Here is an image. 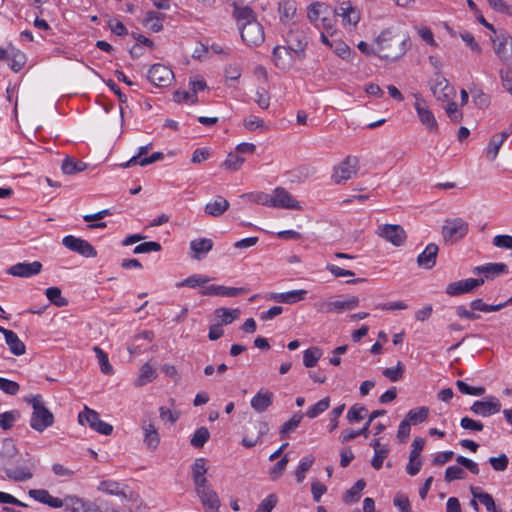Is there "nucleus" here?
<instances>
[{"mask_svg":"<svg viewBox=\"0 0 512 512\" xmlns=\"http://www.w3.org/2000/svg\"><path fill=\"white\" fill-rule=\"evenodd\" d=\"M27 458L23 460V465L17 466L16 468H7L5 469L6 476L13 481L22 482L29 480L33 477L32 469L35 467V461L30 456V454H26Z\"/></svg>","mask_w":512,"mask_h":512,"instance_id":"4468645a","label":"nucleus"},{"mask_svg":"<svg viewBox=\"0 0 512 512\" xmlns=\"http://www.w3.org/2000/svg\"><path fill=\"white\" fill-rule=\"evenodd\" d=\"M273 402V393L266 390L263 391L261 389L252 399H251V407L258 413L265 412Z\"/></svg>","mask_w":512,"mask_h":512,"instance_id":"cd10ccee","label":"nucleus"},{"mask_svg":"<svg viewBox=\"0 0 512 512\" xmlns=\"http://www.w3.org/2000/svg\"><path fill=\"white\" fill-rule=\"evenodd\" d=\"M213 248V241L208 238H199L190 242V249L194 253L193 258L200 260L202 255L207 254Z\"/></svg>","mask_w":512,"mask_h":512,"instance_id":"473e14b6","label":"nucleus"},{"mask_svg":"<svg viewBox=\"0 0 512 512\" xmlns=\"http://www.w3.org/2000/svg\"><path fill=\"white\" fill-rule=\"evenodd\" d=\"M41 269L42 264L39 261H34L31 263L22 262L11 266L7 270V273L16 277L28 278L39 274Z\"/></svg>","mask_w":512,"mask_h":512,"instance_id":"aec40b11","label":"nucleus"},{"mask_svg":"<svg viewBox=\"0 0 512 512\" xmlns=\"http://www.w3.org/2000/svg\"><path fill=\"white\" fill-rule=\"evenodd\" d=\"M470 410L476 415L489 417L501 410V403L496 397L490 396L485 400L475 401L470 407Z\"/></svg>","mask_w":512,"mask_h":512,"instance_id":"dca6fc26","label":"nucleus"},{"mask_svg":"<svg viewBox=\"0 0 512 512\" xmlns=\"http://www.w3.org/2000/svg\"><path fill=\"white\" fill-rule=\"evenodd\" d=\"M254 100L261 109H268L270 106L269 92L263 87L257 88Z\"/></svg>","mask_w":512,"mask_h":512,"instance_id":"69168bd1","label":"nucleus"},{"mask_svg":"<svg viewBox=\"0 0 512 512\" xmlns=\"http://www.w3.org/2000/svg\"><path fill=\"white\" fill-rule=\"evenodd\" d=\"M196 491L203 503V505L211 510H218L220 506L219 498L214 490H212L207 484L204 486L196 487Z\"/></svg>","mask_w":512,"mask_h":512,"instance_id":"a878e982","label":"nucleus"},{"mask_svg":"<svg viewBox=\"0 0 512 512\" xmlns=\"http://www.w3.org/2000/svg\"><path fill=\"white\" fill-rule=\"evenodd\" d=\"M5 342L15 356H21L26 351L25 344L14 331L6 334Z\"/></svg>","mask_w":512,"mask_h":512,"instance_id":"4c0bfd02","label":"nucleus"},{"mask_svg":"<svg viewBox=\"0 0 512 512\" xmlns=\"http://www.w3.org/2000/svg\"><path fill=\"white\" fill-rule=\"evenodd\" d=\"M9 66L14 72H19L25 65L26 57L20 50L12 48L9 54Z\"/></svg>","mask_w":512,"mask_h":512,"instance_id":"79ce46f5","label":"nucleus"},{"mask_svg":"<svg viewBox=\"0 0 512 512\" xmlns=\"http://www.w3.org/2000/svg\"><path fill=\"white\" fill-rule=\"evenodd\" d=\"M366 482L364 479H359L343 496L345 503H355L361 497V492L365 488Z\"/></svg>","mask_w":512,"mask_h":512,"instance_id":"ea45409f","label":"nucleus"},{"mask_svg":"<svg viewBox=\"0 0 512 512\" xmlns=\"http://www.w3.org/2000/svg\"><path fill=\"white\" fill-rule=\"evenodd\" d=\"M456 386L462 394L466 395L482 396L486 392V389L484 387H472L462 380H457Z\"/></svg>","mask_w":512,"mask_h":512,"instance_id":"e2e57ef3","label":"nucleus"},{"mask_svg":"<svg viewBox=\"0 0 512 512\" xmlns=\"http://www.w3.org/2000/svg\"><path fill=\"white\" fill-rule=\"evenodd\" d=\"M209 280L210 279L207 276L201 274H194L184 279L183 281L178 282L176 286L195 288L198 286H204L206 283L209 282Z\"/></svg>","mask_w":512,"mask_h":512,"instance_id":"de8ad7c7","label":"nucleus"},{"mask_svg":"<svg viewBox=\"0 0 512 512\" xmlns=\"http://www.w3.org/2000/svg\"><path fill=\"white\" fill-rule=\"evenodd\" d=\"M484 283V278H468L452 282L447 285L446 293L450 296H459L471 292Z\"/></svg>","mask_w":512,"mask_h":512,"instance_id":"f3484780","label":"nucleus"},{"mask_svg":"<svg viewBox=\"0 0 512 512\" xmlns=\"http://www.w3.org/2000/svg\"><path fill=\"white\" fill-rule=\"evenodd\" d=\"M25 401L31 405L33 411L30 417V426L37 432H43L46 428L54 424L53 413L45 406L40 394H36Z\"/></svg>","mask_w":512,"mask_h":512,"instance_id":"7ed1b4c3","label":"nucleus"},{"mask_svg":"<svg viewBox=\"0 0 512 512\" xmlns=\"http://www.w3.org/2000/svg\"><path fill=\"white\" fill-rule=\"evenodd\" d=\"M18 455L19 451L14 440L11 438L4 439L0 449V467L18 463Z\"/></svg>","mask_w":512,"mask_h":512,"instance_id":"412c9836","label":"nucleus"},{"mask_svg":"<svg viewBox=\"0 0 512 512\" xmlns=\"http://www.w3.org/2000/svg\"><path fill=\"white\" fill-rule=\"evenodd\" d=\"M405 367L401 361L397 362L396 367H389L383 370L382 374L392 382L402 379Z\"/></svg>","mask_w":512,"mask_h":512,"instance_id":"13d9d810","label":"nucleus"},{"mask_svg":"<svg viewBox=\"0 0 512 512\" xmlns=\"http://www.w3.org/2000/svg\"><path fill=\"white\" fill-rule=\"evenodd\" d=\"M428 415L429 408L426 406H421L415 409H411L407 413L406 420L409 421L411 425H417L426 421Z\"/></svg>","mask_w":512,"mask_h":512,"instance_id":"a19ab883","label":"nucleus"},{"mask_svg":"<svg viewBox=\"0 0 512 512\" xmlns=\"http://www.w3.org/2000/svg\"><path fill=\"white\" fill-rule=\"evenodd\" d=\"M386 414V410H375L373 411L370 415H369V419L368 421L366 422V424L361 428L359 429V431H353L352 429H346V430H343L341 432V435H340V441L342 443H345V442H348L350 440H353L355 439L356 437L358 436H364V437H368V429H369V426L371 424V422L380 417V416H383Z\"/></svg>","mask_w":512,"mask_h":512,"instance_id":"5701e85b","label":"nucleus"},{"mask_svg":"<svg viewBox=\"0 0 512 512\" xmlns=\"http://www.w3.org/2000/svg\"><path fill=\"white\" fill-rule=\"evenodd\" d=\"M163 14L156 11H149L144 19V24L148 26L153 32H159L162 30Z\"/></svg>","mask_w":512,"mask_h":512,"instance_id":"c03bdc74","label":"nucleus"},{"mask_svg":"<svg viewBox=\"0 0 512 512\" xmlns=\"http://www.w3.org/2000/svg\"><path fill=\"white\" fill-rule=\"evenodd\" d=\"M329 406H330V398L325 397V398L321 399L320 401H318L316 404L309 407L305 413V416H307L308 418H311V419L316 418L320 414H322L324 411H326L329 408Z\"/></svg>","mask_w":512,"mask_h":512,"instance_id":"09e8293b","label":"nucleus"},{"mask_svg":"<svg viewBox=\"0 0 512 512\" xmlns=\"http://www.w3.org/2000/svg\"><path fill=\"white\" fill-rule=\"evenodd\" d=\"M229 208V202L222 196H217L213 202L206 204L204 211L206 214L219 217Z\"/></svg>","mask_w":512,"mask_h":512,"instance_id":"f704fd0d","label":"nucleus"},{"mask_svg":"<svg viewBox=\"0 0 512 512\" xmlns=\"http://www.w3.org/2000/svg\"><path fill=\"white\" fill-rule=\"evenodd\" d=\"M493 41L496 55L503 61L512 57V37L506 32H500Z\"/></svg>","mask_w":512,"mask_h":512,"instance_id":"6ab92c4d","label":"nucleus"},{"mask_svg":"<svg viewBox=\"0 0 512 512\" xmlns=\"http://www.w3.org/2000/svg\"><path fill=\"white\" fill-rule=\"evenodd\" d=\"M207 460L205 458H197L192 465V477L195 487L207 484L205 474L207 472Z\"/></svg>","mask_w":512,"mask_h":512,"instance_id":"2f4dec72","label":"nucleus"},{"mask_svg":"<svg viewBox=\"0 0 512 512\" xmlns=\"http://www.w3.org/2000/svg\"><path fill=\"white\" fill-rule=\"evenodd\" d=\"M322 356V351L319 347H310L303 353V364L306 368H312L316 366L318 360Z\"/></svg>","mask_w":512,"mask_h":512,"instance_id":"37998d69","label":"nucleus"},{"mask_svg":"<svg viewBox=\"0 0 512 512\" xmlns=\"http://www.w3.org/2000/svg\"><path fill=\"white\" fill-rule=\"evenodd\" d=\"M45 294L49 301L57 307H64L68 305V300L62 296V292L58 287L47 288Z\"/></svg>","mask_w":512,"mask_h":512,"instance_id":"49530a36","label":"nucleus"},{"mask_svg":"<svg viewBox=\"0 0 512 512\" xmlns=\"http://www.w3.org/2000/svg\"><path fill=\"white\" fill-rule=\"evenodd\" d=\"M86 167V163L68 156L63 160L61 166L63 173L67 175H72L77 172L84 171Z\"/></svg>","mask_w":512,"mask_h":512,"instance_id":"58836bf2","label":"nucleus"},{"mask_svg":"<svg viewBox=\"0 0 512 512\" xmlns=\"http://www.w3.org/2000/svg\"><path fill=\"white\" fill-rule=\"evenodd\" d=\"M209 438V430L206 427H200L193 434L190 444L195 448H202Z\"/></svg>","mask_w":512,"mask_h":512,"instance_id":"603ef678","label":"nucleus"},{"mask_svg":"<svg viewBox=\"0 0 512 512\" xmlns=\"http://www.w3.org/2000/svg\"><path fill=\"white\" fill-rule=\"evenodd\" d=\"M269 431L267 422L254 421L249 422V427L246 428L245 435L242 439V444L246 448L254 447L258 442H261L263 436Z\"/></svg>","mask_w":512,"mask_h":512,"instance_id":"9d476101","label":"nucleus"},{"mask_svg":"<svg viewBox=\"0 0 512 512\" xmlns=\"http://www.w3.org/2000/svg\"><path fill=\"white\" fill-rule=\"evenodd\" d=\"M233 16L237 20L238 26L246 25L256 20L254 11L248 6H240L237 2L233 3Z\"/></svg>","mask_w":512,"mask_h":512,"instance_id":"7c9ffc66","label":"nucleus"},{"mask_svg":"<svg viewBox=\"0 0 512 512\" xmlns=\"http://www.w3.org/2000/svg\"><path fill=\"white\" fill-rule=\"evenodd\" d=\"M512 134L511 131H503L492 136L487 148L486 157L490 161H494L499 153V150L507 138Z\"/></svg>","mask_w":512,"mask_h":512,"instance_id":"bb28decb","label":"nucleus"},{"mask_svg":"<svg viewBox=\"0 0 512 512\" xmlns=\"http://www.w3.org/2000/svg\"><path fill=\"white\" fill-rule=\"evenodd\" d=\"M271 207L302 210L300 203L283 187H277L271 194Z\"/></svg>","mask_w":512,"mask_h":512,"instance_id":"9b49d317","label":"nucleus"},{"mask_svg":"<svg viewBox=\"0 0 512 512\" xmlns=\"http://www.w3.org/2000/svg\"><path fill=\"white\" fill-rule=\"evenodd\" d=\"M285 41L289 51L294 52L300 59L305 57L308 41L306 32L303 29L298 27L291 28L286 34Z\"/></svg>","mask_w":512,"mask_h":512,"instance_id":"0eeeda50","label":"nucleus"},{"mask_svg":"<svg viewBox=\"0 0 512 512\" xmlns=\"http://www.w3.org/2000/svg\"><path fill=\"white\" fill-rule=\"evenodd\" d=\"M296 3L293 0H282L279 3V13L281 20H290L296 13Z\"/></svg>","mask_w":512,"mask_h":512,"instance_id":"864d4df0","label":"nucleus"},{"mask_svg":"<svg viewBox=\"0 0 512 512\" xmlns=\"http://www.w3.org/2000/svg\"><path fill=\"white\" fill-rule=\"evenodd\" d=\"M242 198H246L247 200L261 204L263 206L271 207V194L265 192H256V193H247L241 195Z\"/></svg>","mask_w":512,"mask_h":512,"instance_id":"bf43d9fd","label":"nucleus"},{"mask_svg":"<svg viewBox=\"0 0 512 512\" xmlns=\"http://www.w3.org/2000/svg\"><path fill=\"white\" fill-rule=\"evenodd\" d=\"M417 101L415 103V110L418 114V117L421 121V123L426 126V128L430 132H437L438 131V123L435 119L434 114L426 107L422 105L421 102H423L422 99L416 97Z\"/></svg>","mask_w":512,"mask_h":512,"instance_id":"b1692460","label":"nucleus"},{"mask_svg":"<svg viewBox=\"0 0 512 512\" xmlns=\"http://www.w3.org/2000/svg\"><path fill=\"white\" fill-rule=\"evenodd\" d=\"M469 230V224L462 218L447 219L442 227L445 242L456 243L463 239Z\"/></svg>","mask_w":512,"mask_h":512,"instance_id":"20e7f679","label":"nucleus"},{"mask_svg":"<svg viewBox=\"0 0 512 512\" xmlns=\"http://www.w3.org/2000/svg\"><path fill=\"white\" fill-rule=\"evenodd\" d=\"M155 377L154 369L148 363H145L140 369V375L135 384L136 386H144L153 381Z\"/></svg>","mask_w":512,"mask_h":512,"instance_id":"5fc2aeb1","label":"nucleus"},{"mask_svg":"<svg viewBox=\"0 0 512 512\" xmlns=\"http://www.w3.org/2000/svg\"><path fill=\"white\" fill-rule=\"evenodd\" d=\"M471 494L474 498L478 499L479 503L483 504L488 512H497L496 505L493 497L484 492L480 487L471 486Z\"/></svg>","mask_w":512,"mask_h":512,"instance_id":"e433bc0d","label":"nucleus"},{"mask_svg":"<svg viewBox=\"0 0 512 512\" xmlns=\"http://www.w3.org/2000/svg\"><path fill=\"white\" fill-rule=\"evenodd\" d=\"M336 11L337 14L342 16L343 20L349 24L356 25L360 20L359 11L354 8L349 1L343 2Z\"/></svg>","mask_w":512,"mask_h":512,"instance_id":"c9c22d12","label":"nucleus"},{"mask_svg":"<svg viewBox=\"0 0 512 512\" xmlns=\"http://www.w3.org/2000/svg\"><path fill=\"white\" fill-rule=\"evenodd\" d=\"M377 234L395 246H401L406 240V232L402 226L383 224L378 227Z\"/></svg>","mask_w":512,"mask_h":512,"instance_id":"ddd939ff","label":"nucleus"},{"mask_svg":"<svg viewBox=\"0 0 512 512\" xmlns=\"http://www.w3.org/2000/svg\"><path fill=\"white\" fill-rule=\"evenodd\" d=\"M324 10H327V8L318 2L313 3L308 7V18L317 27H320L318 22L321 21L320 15L324 13Z\"/></svg>","mask_w":512,"mask_h":512,"instance_id":"680f3d73","label":"nucleus"},{"mask_svg":"<svg viewBox=\"0 0 512 512\" xmlns=\"http://www.w3.org/2000/svg\"><path fill=\"white\" fill-rule=\"evenodd\" d=\"M368 412L367 408L362 404H354L348 411L346 418L349 423H357L364 419Z\"/></svg>","mask_w":512,"mask_h":512,"instance_id":"3c124183","label":"nucleus"},{"mask_svg":"<svg viewBox=\"0 0 512 512\" xmlns=\"http://www.w3.org/2000/svg\"><path fill=\"white\" fill-rule=\"evenodd\" d=\"M508 267L504 263H488L474 268V274H484L486 279H493L496 275L507 273Z\"/></svg>","mask_w":512,"mask_h":512,"instance_id":"c85d7f7f","label":"nucleus"},{"mask_svg":"<svg viewBox=\"0 0 512 512\" xmlns=\"http://www.w3.org/2000/svg\"><path fill=\"white\" fill-rule=\"evenodd\" d=\"M62 244L72 252L86 258H93L97 256L96 249L87 241L73 235H67L62 239Z\"/></svg>","mask_w":512,"mask_h":512,"instance_id":"1a4fd4ad","label":"nucleus"},{"mask_svg":"<svg viewBox=\"0 0 512 512\" xmlns=\"http://www.w3.org/2000/svg\"><path fill=\"white\" fill-rule=\"evenodd\" d=\"M215 314L221 320V325H228L239 317V309L218 308Z\"/></svg>","mask_w":512,"mask_h":512,"instance_id":"a18cd8bd","label":"nucleus"},{"mask_svg":"<svg viewBox=\"0 0 512 512\" xmlns=\"http://www.w3.org/2000/svg\"><path fill=\"white\" fill-rule=\"evenodd\" d=\"M303 416L301 412H298L285 422L280 428L281 437L284 438L290 432L294 431L299 426Z\"/></svg>","mask_w":512,"mask_h":512,"instance_id":"6e6d98bb","label":"nucleus"},{"mask_svg":"<svg viewBox=\"0 0 512 512\" xmlns=\"http://www.w3.org/2000/svg\"><path fill=\"white\" fill-rule=\"evenodd\" d=\"M29 496L34 500L47 504L51 508L64 507L69 512H89L90 506L82 499L74 495H67L63 499L52 496L48 490L32 489L28 492Z\"/></svg>","mask_w":512,"mask_h":512,"instance_id":"f03ea898","label":"nucleus"},{"mask_svg":"<svg viewBox=\"0 0 512 512\" xmlns=\"http://www.w3.org/2000/svg\"><path fill=\"white\" fill-rule=\"evenodd\" d=\"M315 461V458L312 455H307L303 457L300 461V464L295 472V476L297 482L301 483L305 478V473L311 468Z\"/></svg>","mask_w":512,"mask_h":512,"instance_id":"4d7b16f0","label":"nucleus"},{"mask_svg":"<svg viewBox=\"0 0 512 512\" xmlns=\"http://www.w3.org/2000/svg\"><path fill=\"white\" fill-rule=\"evenodd\" d=\"M239 30L242 40L249 46H259L265 39L264 29L257 20L240 26Z\"/></svg>","mask_w":512,"mask_h":512,"instance_id":"6e6552de","label":"nucleus"},{"mask_svg":"<svg viewBox=\"0 0 512 512\" xmlns=\"http://www.w3.org/2000/svg\"><path fill=\"white\" fill-rule=\"evenodd\" d=\"M307 290H292L284 293H274L271 299L279 303L294 304L305 299Z\"/></svg>","mask_w":512,"mask_h":512,"instance_id":"c756f323","label":"nucleus"},{"mask_svg":"<svg viewBox=\"0 0 512 512\" xmlns=\"http://www.w3.org/2000/svg\"><path fill=\"white\" fill-rule=\"evenodd\" d=\"M390 452L389 446H383L374 452V457L371 461V465L374 469L379 470L383 466L384 460L387 458Z\"/></svg>","mask_w":512,"mask_h":512,"instance_id":"0e129e2a","label":"nucleus"},{"mask_svg":"<svg viewBox=\"0 0 512 512\" xmlns=\"http://www.w3.org/2000/svg\"><path fill=\"white\" fill-rule=\"evenodd\" d=\"M430 89L433 95L440 101H448L450 95L454 93L453 87L449 85L448 80L440 73H435L430 81Z\"/></svg>","mask_w":512,"mask_h":512,"instance_id":"a211bd4d","label":"nucleus"},{"mask_svg":"<svg viewBox=\"0 0 512 512\" xmlns=\"http://www.w3.org/2000/svg\"><path fill=\"white\" fill-rule=\"evenodd\" d=\"M20 418L18 410L6 411L0 414V427L3 430H9L13 427L14 423Z\"/></svg>","mask_w":512,"mask_h":512,"instance_id":"8fccbe9b","label":"nucleus"},{"mask_svg":"<svg viewBox=\"0 0 512 512\" xmlns=\"http://www.w3.org/2000/svg\"><path fill=\"white\" fill-rule=\"evenodd\" d=\"M97 489L109 495L122 496L123 498L132 497L129 487L115 480H103L99 483Z\"/></svg>","mask_w":512,"mask_h":512,"instance_id":"4be33fe9","label":"nucleus"},{"mask_svg":"<svg viewBox=\"0 0 512 512\" xmlns=\"http://www.w3.org/2000/svg\"><path fill=\"white\" fill-rule=\"evenodd\" d=\"M378 54L382 59L396 61L410 48L409 37L393 28H387L376 38Z\"/></svg>","mask_w":512,"mask_h":512,"instance_id":"f257e3e1","label":"nucleus"},{"mask_svg":"<svg viewBox=\"0 0 512 512\" xmlns=\"http://www.w3.org/2000/svg\"><path fill=\"white\" fill-rule=\"evenodd\" d=\"M20 386L17 382L0 377V390L8 395H16Z\"/></svg>","mask_w":512,"mask_h":512,"instance_id":"338daca9","label":"nucleus"},{"mask_svg":"<svg viewBox=\"0 0 512 512\" xmlns=\"http://www.w3.org/2000/svg\"><path fill=\"white\" fill-rule=\"evenodd\" d=\"M94 352L97 356V359H98V362H99V365H100V368H101V371L104 373V374H107V375H110L113 373V368L112 366L109 364V359H108V355L107 353H105L101 348H99L98 346H95L94 347Z\"/></svg>","mask_w":512,"mask_h":512,"instance_id":"052dcab7","label":"nucleus"},{"mask_svg":"<svg viewBox=\"0 0 512 512\" xmlns=\"http://www.w3.org/2000/svg\"><path fill=\"white\" fill-rule=\"evenodd\" d=\"M78 422L81 425L88 424L91 429L103 435L108 436L113 432V426L102 421L99 413L87 406L78 414Z\"/></svg>","mask_w":512,"mask_h":512,"instance_id":"39448f33","label":"nucleus"},{"mask_svg":"<svg viewBox=\"0 0 512 512\" xmlns=\"http://www.w3.org/2000/svg\"><path fill=\"white\" fill-rule=\"evenodd\" d=\"M142 429L144 431V443L146 444L147 448L150 450H155L159 445L160 437L154 424L151 422H144Z\"/></svg>","mask_w":512,"mask_h":512,"instance_id":"72a5a7b5","label":"nucleus"},{"mask_svg":"<svg viewBox=\"0 0 512 512\" xmlns=\"http://www.w3.org/2000/svg\"><path fill=\"white\" fill-rule=\"evenodd\" d=\"M438 252V245L435 243L428 244L417 257L418 266L424 269H432L436 265Z\"/></svg>","mask_w":512,"mask_h":512,"instance_id":"393cba45","label":"nucleus"},{"mask_svg":"<svg viewBox=\"0 0 512 512\" xmlns=\"http://www.w3.org/2000/svg\"><path fill=\"white\" fill-rule=\"evenodd\" d=\"M147 78L156 87H167L172 82L174 75L167 66L154 64L149 69Z\"/></svg>","mask_w":512,"mask_h":512,"instance_id":"f8f14e48","label":"nucleus"},{"mask_svg":"<svg viewBox=\"0 0 512 512\" xmlns=\"http://www.w3.org/2000/svg\"><path fill=\"white\" fill-rule=\"evenodd\" d=\"M359 160L356 156H347L338 166L334 167L332 179L336 184H341L353 176L358 171Z\"/></svg>","mask_w":512,"mask_h":512,"instance_id":"423d86ee","label":"nucleus"},{"mask_svg":"<svg viewBox=\"0 0 512 512\" xmlns=\"http://www.w3.org/2000/svg\"><path fill=\"white\" fill-rule=\"evenodd\" d=\"M359 303L360 300L357 296H347L343 300H335L323 303L319 311L326 313H342L357 308L359 306Z\"/></svg>","mask_w":512,"mask_h":512,"instance_id":"2eb2a0df","label":"nucleus"},{"mask_svg":"<svg viewBox=\"0 0 512 512\" xmlns=\"http://www.w3.org/2000/svg\"><path fill=\"white\" fill-rule=\"evenodd\" d=\"M466 472L460 466H449L445 471V481L452 482L457 479H464Z\"/></svg>","mask_w":512,"mask_h":512,"instance_id":"774afa93","label":"nucleus"}]
</instances>
